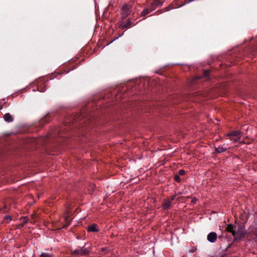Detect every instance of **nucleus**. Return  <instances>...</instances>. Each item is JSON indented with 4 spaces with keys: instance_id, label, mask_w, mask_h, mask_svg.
Here are the masks:
<instances>
[{
    "instance_id": "1",
    "label": "nucleus",
    "mask_w": 257,
    "mask_h": 257,
    "mask_svg": "<svg viewBox=\"0 0 257 257\" xmlns=\"http://www.w3.org/2000/svg\"><path fill=\"white\" fill-rule=\"evenodd\" d=\"M226 229L228 232L232 233L235 240L242 238L246 233L245 229L242 226H233L231 224H229Z\"/></svg>"
},
{
    "instance_id": "2",
    "label": "nucleus",
    "mask_w": 257,
    "mask_h": 257,
    "mask_svg": "<svg viewBox=\"0 0 257 257\" xmlns=\"http://www.w3.org/2000/svg\"><path fill=\"white\" fill-rule=\"evenodd\" d=\"M242 134L240 131H235L227 133L226 136L229 137L231 142L236 143L240 142Z\"/></svg>"
},
{
    "instance_id": "3",
    "label": "nucleus",
    "mask_w": 257,
    "mask_h": 257,
    "mask_svg": "<svg viewBox=\"0 0 257 257\" xmlns=\"http://www.w3.org/2000/svg\"><path fill=\"white\" fill-rule=\"evenodd\" d=\"M131 7L128 5H124L122 8L121 12V18L122 19H125L130 14L131 12Z\"/></svg>"
},
{
    "instance_id": "4",
    "label": "nucleus",
    "mask_w": 257,
    "mask_h": 257,
    "mask_svg": "<svg viewBox=\"0 0 257 257\" xmlns=\"http://www.w3.org/2000/svg\"><path fill=\"white\" fill-rule=\"evenodd\" d=\"M72 253L74 255H86L89 253V250L87 248L83 247L81 249H75Z\"/></svg>"
},
{
    "instance_id": "5",
    "label": "nucleus",
    "mask_w": 257,
    "mask_h": 257,
    "mask_svg": "<svg viewBox=\"0 0 257 257\" xmlns=\"http://www.w3.org/2000/svg\"><path fill=\"white\" fill-rule=\"evenodd\" d=\"M163 2L161 0H154L151 4V11L155 10L157 8L161 6Z\"/></svg>"
},
{
    "instance_id": "6",
    "label": "nucleus",
    "mask_w": 257,
    "mask_h": 257,
    "mask_svg": "<svg viewBox=\"0 0 257 257\" xmlns=\"http://www.w3.org/2000/svg\"><path fill=\"white\" fill-rule=\"evenodd\" d=\"M217 238V233L215 232H211L209 233L207 235V240L208 241L211 243L215 242Z\"/></svg>"
},
{
    "instance_id": "7",
    "label": "nucleus",
    "mask_w": 257,
    "mask_h": 257,
    "mask_svg": "<svg viewBox=\"0 0 257 257\" xmlns=\"http://www.w3.org/2000/svg\"><path fill=\"white\" fill-rule=\"evenodd\" d=\"M171 204L172 202L170 200L168 199H165L162 205L163 209L164 210L168 209L170 207Z\"/></svg>"
},
{
    "instance_id": "8",
    "label": "nucleus",
    "mask_w": 257,
    "mask_h": 257,
    "mask_svg": "<svg viewBox=\"0 0 257 257\" xmlns=\"http://www.w3.org/2000/svg\"><path fill=\"white\" fill-rule=\"evenodd\" d=\"M225 144L222 146H219L218 147L215 148V151L218 153H221L225 152L227 150V148L225 147Z\"/></svg>"
},
{
    "instance_id": "9",
    "label": "nucleus",
    "mask_w": 257,
    "mask_h": 257,
    "mask_svg": "<svg viewBox=\"0 0 257 257\" xmlns=\"http://www.w3.org/2000/svg\"><path fill=\"white\" fill-rule=\"evenodd\" d=\"M88 231L90 232H95L98 230L97 226L96 224H92L89 225L87 227Z\"/></svg>"
},
{
    "instance_id": "10",
    "label": "nucleus",
    "mask_w": 257,
    "mask_h": 257,
    "mask_svg": "<svg viewBox=\"0 0 257 257\" xmlns=\"http://www.w3.org/2000/svg\"><path fill=\"white\" fill-rule=\"evenodd\" d=\"M4 118L7 122H10L13 121V118L9 113L5 114L4 116Z\"/></svg>"
},
{
    "instance_id": "11",
    "label": "nucleus",
    "mask_w": 257,
    "mask_h": 257,
    "mask_svg": "<svg viewBox=\"0 0 257 257\" xmlns=\"http://www.w3.org/2000/svg\"><path fill=\"white\" fill-rule=\"evenodd\" d=\"M132 25V22L130 20H127L126 22L123 23L121 24V27L122 28H130Z\"/></svg>"
},
{
    "instance_id": "12",
    "label": "nucleus",
    "mask_w": 257,
    "mask_h": 257,
    "mask_svg": "<svg viewBox=\"0 0 257 257\" xmlns=\"http://www.w3.org/2000/svg\"><path fill=\"white\" fill-rule=\"evenodd\" d=\"M152 11H151V7H150L149 9H148V8L145 9L142 11V12L141 13V16H145L146 15H148Z\"/></svg>"
},
{
    "instance_id": "13",
    "label": "nucleus",
    "mask_w": 257,
    "mask_h": 257,
    "mask_svg": "<svg viewBox=\"0 0 257 257\" xmlns=\"http://www.w3.org/2000/svg\"><path fill=\"white\" fill-rule=\"evenodd\" d=\"M40 257H52V256L51 254H49L48 253L44 252V253H42L40 254Z\"/></svg>"
},
{
    "instance_id": "14",
    "label": "nucleus",
    "mask_w": 257,
    "mask_h": 257,
    "mask_svg": "<svg viewBox=\"0 0 257 257\" xmlns=\"http://www.w3.org/2000/svg\"><path fill=\"white\" fill-rule=\"evenodd\" d=\"M176 197V194H175L174 195H172L170 198H168L167 199L170 200L171 202H172L173 201H174Z\"/></svg>"
},
{
    "instance_id": "15",
    "label": "nucleus",
    "mask_w": 257,
    "mask_h": 257,
    "mask_svg": "<svg viewBox=\"0 0 257 257\" xmlns=\"http://www.w3.org/2000/svg\"><path fill=\"white\" fill-rule=\"evenodd\" d=\"M209 74V70H205L204 71V76L207 77Z\"/></svg>"
},
{
    "instance_id": "16",
    "label": "nucleus",
    "mask_w": 257,
    "mask_h": 257,
    "mask_svg": "<svg viewBox=\"0 0 257 257\" xmlns=\"http://www.w3.org/2000/svg\"><path fill=\"white\" fill-rule=\"evenodd\" d=\"M174 179L177 182H179L180 181V178L179 175H176L174 176Z\"/></svg>"
},
{
    "instance_id": "17",
    "label": "nucleus",
    "mask_w": 257,
    "mask_h": 257,
    "mask_svg": "<svg viewBox=\"0 0 257 257\" xmlns=\"http://www.w3.org/2000/svg\"><path fill=\"white\" fill-rule=\"evenodd\" d=\"M185 174V172L184 170H180L179 171V174L180 175H184Z\"/></svg>"
},
{
    "instance_id": "18",
    "label": "nucleus",
    "mask_w": 257,
    "mask_h": 257,
    "mask_svg": "<svg viewBox=\"0 0 257 257\" xmlns=\"http://www.w3.org/2000/svg\"><path fill=\"white\" fill-rule=\"evenodd\" d=\"M197 201V199L196 198H193L191 202L193 204L195 203Z\"/></svg>"
},
{
    "instance_id": "19",
    "label": "nucleus",
    "mask_w": 257,
    "mask_h": 257,
    "mask_svg": "<svg viewBox=\"0 0 257 257\" xmlns=\"http://www.w3.org/2000/svg\"><path fill=\"white\" fill-rule=\"evenodd\" d=\"M29 219L27 217H25L23 218V221L25 223H26L28 221Z\"/></svg>"
},
{
    "instance_id": "20",
    "label": "nucleus",
    "mask_w": 257,
    "mask_h": 257,
    "mask_svg": "<svg viewBox=\"0 0 257 257\" xmlns=\"http://www.w3.org/2000/svg\"><path fill=\"white\" fill-rule=\"evenodd\" d=\"M120 36H119L118 37L115 38H114L112 41H111V42L110 43H112V42H113L114 41L116 40V39H117L119 37H120Z\"/></svg>"
},
{
    "instance_id": "21",
    "label": "nucleus",
    "mask_w": 257,
    "mask_h": 257,
    "mask_svg": "<svg viewBox=\"0 0 257 257\" xmlns=\"http://www.w3.org/2000/svg\"><path fill=\"white\" fill-rule=\"evenodd\" d=\"M165 11H168L170 10V9L168 7H166L165 8Z\"/></svg>"
},
{
    "instance_id": "22",
    "label": "nucleus",
    "mask_w": 257,
    "mask_h": 257,
    "mask_svg": "<svg viewBox=\"0 0 257 257\" xmlns=\"http://www.w3.org/2000/svg\"><path fill=\"white\" fill-rule=\"evenodd\" d=\"M65 220H66V221H68V216H66L65 217Z\"/></svg>"
},
{
    "instance_id": "23",
    "label": "nucleus",
    "mask_w": 257,
    "mask_h": 257,
    "mask_svg": "<svg viewBox=\"0 0 257 257\" xmlns=\"http://www.w3.org/2000/svg\"><path fill=\"white\" fill-rule=\"evenodd\" d=\"M6 218L11 219V217L10 216H8L6 217Z\"/></svg>"
}]
</instances>
